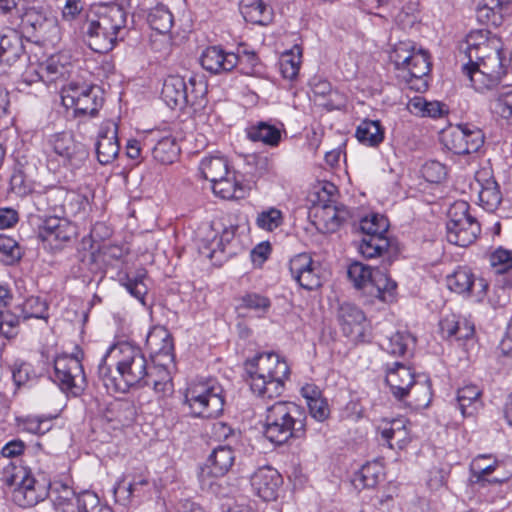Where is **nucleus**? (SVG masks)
<instances>
[{"instance_id":"nucleus-12","label":"nucleus","mask_w":512,"mask_h":512,"mask_svg":"<svg viewBox=\"0 0 512 512\" xmlns=\"http://www.w3.org/2000/svg\"><path fill=\"white\" fill-rule=\"evenodd\" d=\"M338 321L343 334L355 343L369 342L371 325L365 313L355 304L345 302L339 306Z\"/></svg>"},{"instance_id":"nucleus-55","label":"nucleus","mask_w":512,"mask_h":512,"mask_svg":"<svg viewBox=\"0 0 512 512\" xmlns=\"http://www.w3.org/2000/svg\"><path fill=\"white\" fill-rule=\"evenodd\" d=\"M488 32L485 30L471 31L465 40L466 48L465 53L472 61V55H475L479 50H490L491 46L488 41Z\"/></svg>"},{"instance_id":"nucleus-11","label":"nucleus","mask_w":512,"mask_h":512,"mask_svg":"<svg viewBox=\"0 0 512 512\" xmlns=\"http://www.w3.org/2000/svg\"><path fill=\"white\" fill-rule=\"evenodd\" d=\"M246 59L254 67L257 56L254 52H244L243 55L228 52L220 46L207 47L200 56L203 69L211 74H221L232 71L239 63Z\"/></svg>"},{"instance_id":"nucleus-38","label":"nucleus","mask_w":512,"mask_h":512,"mask_svg":"<svg viewBox=\"0 0 512 512\" xmlns=\"http://www.w3.org/2000/svg\"><path fill=\"white\" fill-rule=\"evenodd\" d=\"M356 138L366 146L375 147L384 139V129L377 120H363L357 127Z\"/></svg>"},{"instance_id":"nucleus-46","label":"nucleus","mask_w":512,"mask_h":512,"mask_svg":"<svg viewBox=\"0 0 512 512\" xmlns=\"http://www.w3.org/2000/svg\"><path fill=\"white\" fill-rule=\"evenodd\" d=\"M302 59V49L294 45L290 50L285 51L280 59V72L285 79L294 80L299 73Z\"/></svg>"},{"instance_id":"nucleus-4","label":"nucleus","mask_w":512,"mask_h":512,"mask_svg":"<svg viewBox=\"0 0 512 512\" xmlns=\"http://www.w3.org/2000/svg\"><path fill=\"white\" fill-rule=\"evenodd\" d=\"M306 416L300 406L277 401L266 408L263 433L271 443L282 445L305 432Z\"/></svg>"},{"instance_id":"nucleus-34","label":"nucleus","mask_w":512,"mask_h":512,"mask_svg":"<svg viewBox=\"0 0 512 512\" xmlns=\"http://www.w3.org/2000/svg\"><path fill=\"white\" fill-rule=\"evenodd\" d=\"M396 288V282L384 271L376 268L367 292L383 302H391L394 298Z\"/></svg>"},{"instance_id":"nucleus-14","label":"nucleus","mask_w":512,"mask_h":512,"mask_svg":"<svg viewBox=\"0 0 512 512\" xmlns=\"http://www.w3.org/2000/svg\"><path fill=\"white\" fill-rule=\"evenodd\" d=\"M76 234V226L66 216L47 217L39 228V237L53 249H60Z\"/></svg>"},{"instance_id":"nucleus-25","label":"nucleus","mask_w":512,"mask_h":512,"mask_svg":"<svg viewBox=\"0 0 512 512\" xmlns=\"http://www.w3.org/2000/svg\"><path fill=\"white\" fill-rule=\"evenodd\" d=\"M44 70V83L47 85L63 83L69 79L73 71L70 57L64 53L50 56L42 63Z\"/></svg>"},{"instance_id":"nucleus-35","label":"nucleus","mask_w":512,"mask_h":512,"mask_svg":"<svg viewBox=\"0 0 512 512\" xmlns=\"http://www.w3.org/2000/svg\"><path fill=\"white\" fill-rule=\"evenodd\" d=\"M213 193L222 199H241L245 195L242 184L236 179L235 172L230 171L228 175L211 183Z\"/></svg>"},{"instance_id":"nucleus-23","label":"nucleus","mask_w":512,"mask_h":512,"mask_svg":"<svg viewBox=\"0 0 512 512\" xmlns=\"http://www.w3.org/2000/svg\"><path fill=\"white\" fill-rule=\"evenodd\" d=\"M414 382V374L411 369L399 362H395L386 370V383L398 399H403L410 394V387Z\"/></svg>"},{"instance_id":"nucleus-57","label":"nucleus","mask_w":512,"mask_h":512,"mask_svg":"<svg viewBox=\"0 0 512 512\" xmlns=\"http://www.w3.org/2000/svg\"><path fill=\"white\" fill-rule=\"evenodd\" d=\"M22 257V251L19 244L11 237L0 236V261L12 265L18 262Z\"/></svg>"},{"instance_id":"nucleus-50","label":"nucleus","mask_w":512,"mask_h":512,"mask_svg":"<svg viewBox=\"0 0 512 512\" xmlns=\"http://www.w3.org/2000/svg\"><path fill=\"white\" fill-rule=\"evenodd\" d=\"M53 151L59 155L63 162H69L77 152L78 145L72 135L67 132L55 134L51 139Z\"/></svg>"},{"instance_id":"nucleus-63","label":"nucleus","mask_w":512,"mask_h":512,"mask_svg":"<svg viewBox=\"0 0 512 512\" xmlns=\"http://www.w3.org/2000/svg\"><path fill=\"white\" fill-rule=\"evenodd\" d=\"M20 317V314L17 316L8 311H0V334L8 339L16 336Z\"/></svg>"},{"instance_id":"nucleus-42","label":"nucleus","mask_w":512,"mask_h":512,"mask_svg":"<svg viewBox=\"0 0 512 512\" xmlns=\"http://www.w3.org/2000/svg\"><path fill=\"white\" fill-rule=\"evenodd\" d=\"M491 113L512 127V90L497 92L490 100Z\"/></svg>"},{"instance_id":"nucleus-15","label":"nucleus","mask_w":512,"mask_h":512,"mask_svg":"<svg viewBox=\"0 0 512 512\" xmlns=\"http://www.w3.org/2000/svg\"><path fill=\"white\" fill-rule=\"evenodd\" d=\"M293 279L304 289L314 290L321 286L320 267L307 253L294 256L289 263Z\"/></svg>"},{"instance_id":"nucleus-40","label":"nucleus","mask_w":512,"mask_h":512,"mask_svg":"<svg viewBox=\"0 0 512 512\" xmlns=\"http://www.w3.org/2000/svg\"><path fill=\"white\" fill-rule=\"evenodd\" d=\"M147 22L153 30L165 34L173 27L174 17L166 5L159 3L149 10Z\"/></svg>"},{"instance_id":"nucleus-47","label":"nucleus","mask_w":512,"mask_h":512,"mask_svg":"<svg viewBox=\"0 0 512 512\" xmlns=\"http://www.w3.org/2000/svg\"><path fill=\"white\" fill-rule=\"evenodd\" d=\"M374 271L371 266L355 261L348 266L347 275L355 288L368 291Z\"/></svg>"},{"instance_id":"nucleus-32","label":"nucleus","mask_w":512,"mask_h":512,"mask_svg":"<svg viewBox=\"0 0 512 512\" xmlns=\"http://www.w3.org/2000/svg\"><path fill=\"white\" fill-rule=\"evenodd\" d=\"M228 159L220 154L205 156L199 163V172L201 176L211 183L221 180L230 173Z\"/></svg>"},{"instance_id":"nucleus-37","label":"nucleus","mask_w":512,"mask_h":512,"mask_svg":"<svg viewBox=\"0 0 512 512\" xmlns=\"http://www.w3.org/2000/svg\"><path fill=\"white\" fill-rule=\"evenodd\" d=\"M481 390L476 385H466L457 391V403L461 414L472 416L482 405Z\"/></svg>"},{"instance_id":"nucleus-10","label":"nucleus","mask_w":512,"mask_h":512,"mask_svg":"<svg viewBox=\"0 0 512 512\" xmlns=\"http://www.w3.org/2000/svg\"><path fill=\"white\" fill-rule=\"evenodd\" d=\"M483 131L473 124H459L442 134V143L456 155H469L479 151L484 144Z\"/></svg>"},{"instance_id":"nucleus-29","label":"nucleus","mask_w":512,"mask_h":512,"mask_svg":"<svg viewBox=\"0 0 512 512\" xmlns=\"http://www.w3.org/2000/svg\"><path fill=\"white\" fill-rule=\"evenodd\" d=\"M235 453L230 445H219L214 448L206 461L207 473L214 477L224 476L233 466Z\"/></svg>"},{"instance_id":"nucleus-30","label":"nucleus","mask_w":512,"mask_h":512,"mask_svg":"<svg viewBox=\"0 0 512 512\" xmlns=\"http://www.w3.org/2000/svg\"><path fill=\"white\" fill-rule=\"evenodd\" d=\"M314 101L317 105L331 111L340 109L344 104L343 96L332 89L331 84L323 79H314L311 83Z\"/></svg>"},{"instance_id":"nucleus-19","label":"nucleus","mask_w":512,"mask_h":512,"mask_svg":"<svg viewBox=\"0 0 512 512\" xmlns=\"http://www.w3.org/2000/svg\"><path fill=\"white\" fill-rule=\"evenodd\" d=\"M93 19L103 25V28L111 31L121 41L127 32V12L118 4L100 6Z\"/></svg>"},{"instance_id":"nucleus-8","label":"nucleus","mask_w":512,"mask_h":512,"mask_svg":"<svg viewBox=\"0 0 512 512\" xmlns=\"http://www.w3.org/2000/svg\"><path fill=\"white\" fill-rule=\"evenodd\" d=\"M61 100L66 108L74 110L75 116L94 117L103 105L98 87L76 82L61 86Z\"/></svg>"},{"instance_id":"nucleus-26","label":"nucleus","mask_w":512,"mask_h":512,"mask_svg":"<svg viewBox=\"0 0 512 512\" xmlns=\"http://www.w3.org/2000/svg\"><path fill=\"white\" fill-rule=\"evenodd\" d=\"M499 466V461L491 454H480L476 456L470 463V482L473 484L502 482L503 479L499 477L489 478Z\"/></svg>"},{"instance_id":"nucleus-44","label":"nucleus","mask_w":512,"mask_h":512,"mask_svg":"<svg viewBox=\"0 0 512 512\" xmlns=\"http://www.w3.org/2000/svg\"><path fill=\"white\" fill-rule=\"evenodd\" d=\"M271 307V300L260 293L248 292L239 298L238 311L249 310L258 317H263Z\"/></svg>"},{"instance_id":"nucleus-33","label":"nucleus","mask_w":512,"mask_h":512,"mask_svg":"<svg viewBox=\"0 0 512 512\" xmlns=\"http://www.w3.org/2000/svg\"><path fill=\"white\" fill-rule=\"evenodd\" d=\"M146 346L151 355L170 356L173 351V341L170 332L163 326H154L147 334Z\"/></svg>"},{"instance_id":"nucleus-3","label":"nucleus","mask_w":512,"mask_h":512,"mask_svg":"<svg viewBox=\"0 0 512 512\" xmlns=\"http://www.w3.org/2000/svg\"><path fill=\"white\" fill-rule=\"evenodd\" d=\"M245 371L251 391L264 400L280 396L289 376L287 363L275 353H262L247 360Z\"/></svg>"},{"instance_id":"nucleus-64","label":"nucleus","mask_w":512,"mask_h":512,"mask_svg":"<svg viewBox=\"0 0 512 512\" xmlns=\"http://www.w3.org/2000/svg\"><path fill=\"white\" fill-rule=\"evenodd\" d=\"M188 84V105L200 104V100L206 93L205 83L201 78L192 76L189 78Z\"/></svg>"},{"instance_id":"nucleus-36","label":"nucleus","mask_w":512,"mask_h":512,"mask_svg":"<svg viewBox=\"0 0 512 512\" xmlns=\"http://www.w3.org/2000/svg\"><path fill=\"white\" fill-rule=\"evenodd\" d=\"M247 137L253 142H262L265 145L276 147L281 140V131L267 122H258L246 130Z\"/></svg>"},{"instance_id":"nucleus-20","label":"nucleus","mask_w":512,"mask_h":512,"mask_svg":"<svg viewBox=\"0 0 512 512\" xmlns=\"http://www.w3.org/2000/svg\"><path fill=\"white\" fill-rule=\"evenodd\" d=\"M69 193L62 187H53L43 193L33 195V203L40 212L51 213L50 217H64L67 215L65 202Z\"/></svg>"},{"instance_id":"nucleus-54","label":"nucleus","mask_w":512,"mask_h":512,"mask_svg":"<svg viewBox=\"0 0 512 512\" xmlns=\"http://www.w3.org/2000/svg\"><path fill=\"white\" fill-rule=\"evenodd\" d=\"M283 213L275 207H270L257 214L255 223L258 228L272 232L283 224Z\"/></svg>"},{"instance_id":"nucleus-16","label":"nucleus","mask_w":512,"mask_h":512,"mask_svg":"<svg viewBox=\"0 0 512 512\" xmlns=\"http://www.w3.org/2000/svg\"><path fill=\"white\" fill-rule=\"evenodd\" d=\"M472 189L477 191L479 205L486 211H495L502 201L499 185L488 168L480 169L475 173Z\"/></svg>"},{"instance_id":"nucleus-53","label":"nucleus","mask_w":512,"mask_h":512,"mask_svg":"<svg viewBox=\"0 0 512 512\" xmlns=\"http://www.w3.org/2000/svg\"><path fill=\"white\" fill-rule=\"evenodd\" d=\"M388 248V238L381 236H363L359 244V252L365 258L381 256Z\"/></svg>"},{"instance_id":"nucleus-49","label":"nucleus","mask_w":512,"mask_h":512,"mask_svg":"<svg viewBox=\"0 0 512 512\" xmlns=\"http://www.w3.org/2000/svg\"><path fill=\"white\" fill-rule=\"evenodd\" d=\"M153 157L161 164L173 163L179 154V147L175 138L164 137L160 139L153 148Z\"/></svg>"},{"instance_id":"nucleus-52","label":"nucleus","mask_w":512,"mask_h":512,"mask_svg":"<svg viewBox=\"0 0 512 512\" xmlns=\"http://www.w3.org/2000/svg\"><path fill=\"white\" fill-rule=\"evenodd\" d=\"M389 223L386 217L372 213L360 220L359 228L364 236L386 237Z\"/></svg>"},{"instance_id":"nucleus-58","label":"nucleus","mask_w":512,"mask_h":512,"mask_svg":"<svg viewBox=\"0 0 512 512\" xmlns=\"http://www.w3.org/2000/svg\"><path fill=\"white\" fill-rule=\"evenodd\" d=\"M414 405L418 408L427 407L432 399V388L429 379L415 381L410 387Z\"/></svg>"},{"instance_id":"nucleus-13","label":"nucleus","mask_w":512,"mask_h":512,"mask_svg":"<svg viewBox=\"0 0 512 512\" xmlns=\"http://www.w3.org/2000/svg\"><path fill=\"white\" fill-rule=\"evenodd\" d=\"M448 289L464 297L474 296L480 302L486 296L488 283L484 279L476 281L474 274L467 267H458L446 277Z\"/></svg>"},{"instance_id":"nucleus-51","label":"nucleus","mask_w":512,"mask_h":512,"mask_svg":"<svg viewBox=\"0 0 512 512\" xmlns=\"http://www.w3.org/2000/svg\"><path fill=\"white\" fill-rule=\"evenodd\" d=\"M490 264L497 274H506V284L512 286V251L496 249L490 255Z\"/></svg>"},{"instance_id":"nucleus-9","label":"nucleus","mask_w":512,"mask_h":512,"mask_svg":"<svg viewBox=\"0 0 512 512\" xmlns=\"http://www.w3.org/2000/svg\"><path fill=\"white\" fill-rule=\"evenodd\" d=\"M52 379L63 392L73 396L80 395L86 385L83 366L74 355L61 354L54 359Z\"/></svg>"},{"instance_id":"nucleus-6","label":"nucleus","mask_w":512,"mask_h":512,"mask_svg":"<svg viewBox=\"0 0 512 512\" xmlns=\"http://www.w3.org/2000/svg\"><path fill=\"white\" fill-rule=\"evenodd\" d=\"M184 404L194 417H217L224 409L223 388L214 379L191 382L184 393Z\"/></svg>"},{"instance_id":"nucleus-41","label":"nucleus","mask_w":512,"mask_h":512,"mask_svg":"<svg viewBox=\"0 0 512 512\" xmlns=\"http://www.w3.org/2000/svg\"><path fill=\"white\" fill-rule=\"evenodd\" d=\"M414 343L415 338L409 332L397 331L391 336L386 337L381 343V347L384 351L393 356H403Z\"/></svg>"},{"instance_id":"nucleus-59","label":"nucleus","mask_w":512,"mask_h":512,"mask_svg":"<svg viewBox=\"0 0 512 512\" xmlns=\"http://www.w3.org/2000/svg\"><path fill=\"white\" fill-rule=\"evenodd\" d=\"M55 418V415L28 416L25 420V428L33 434H45L51 429V422Z\"/></svg>"},{"instance_id":"nucleus-39","label":"nucleus","mask_w":512,"mask_h":512,"mask_svg":"<svg viewBox=\"0 0 512 512\" xmlns=\"http://www.w3.org/2000/svg\"><path fill=\"white\" fill-rule=\"evenodd\" d=\"M384 471L379 462L366 463L355 474L353 484L356 488H374L383 479Z\"/></svg>"},{"instance_id":"nucleus-17","label":"nucleus","mask_w":512,"mask_h":512,"mask_svg":"<svg viewBox=\"0 0 512 512\" xmlns=\"http://www.w3.org/2000/svg\"><path fill=\"white\" fill-rule=\"evenodd\" d=\"M120 145L118 142V125L113 120L103 121L96 142V154L100 164L112 163L118 156Z\"/></svg>"},{"instance_id":"nucleus-45","label":"nucleus","mask_w":512,"mask_h":512,"mask_svg":"<svg viewBox=\"0 0 512 512\" xmlns=\"http://www.w3.org/2000/svg\"><path fill=\"white\" fill-rule=\"evenodd\" d=\"M23 22L42 35L56 29V19L36 8H30L25 12Z\"/></svg>"},{"instance_id":"nucleus-43","label":"nucleus","mask_w":512,"mask_h":512,"mask_svg":"<svg viewBox=\"0 0 512 512\" xmlns=\"http://www.w3.org/2000/svg\"><path fill=\"white\" fill-rule=\"evenodd\" d=\"M20 311V316L23 320L29 319H43L47 320L48 315V303L46 300L39 296H29L17 306Z\"/></svg>"},{"instance_id":"nucleus-27","label":"nucleus","mask_w":512,"mask_h":512,"mask_svg":"<svg viewBox=\"0 0 512 512\" xmlns=\"http://www.w3.org/2000/svg\"><path fill=\"white\" fill-rule=\"evenodd\" d=\"M446 237L451 244L466 247L472 244L479 235L481 228L475 218L454 224H446Z\"/></svg>"},{"instance_id":"nucleus-5","label":"nucleus","mask_w":512,"mask_h":512,"mask_svg":"<svg viewBox=\"0 0 512 512\" xmlns=\"http://www.w3.org/2000/svg\"><path fill=\"white\" fill-rule=\"evenodd\" d=\"M390 59L402 77L417 91L427 88L425 77L431 69L430 57L426 50L417 48L412 41H400L390 54Z\"/></svg>"},{"instance_id":"nucleus-28","label":"nucleus","mask_w":512,"mask_h":512,"mask_svg":"<svg viewBox=\"0 0 512 512\" xmlns=\"http://www.w3.org/2000/svg\"><path fill=\"white\" fill-rule=\"evenodd\" d=\"M24 54L22 36L13 29L0 32V63L13 65Z\"/></svg>"},{"instance_id":"nucleus-18","label":"nucleus","mask_w":512,"mask_h":512,"mask_svg":"<svg viewBox=\"0 0 512 512\" xmlns=\"http://www.w3.org/2000/svg\"><path fill=\"white\" fill-rule=\"evenodd\" d=\"M282 482L280 473L269 466L259 468L251 477L253 491L264 501L277 499Z\"/></svg>"},{"instance_id":"nucleus-31","label":"nucleus","mask_w":512,"mask_h":512,"mask_svg":"<svg viewBox=\"0 0 512 512\" xmlns=\"http://www.w3.org/2000/svg\"><path fill=\"white\" fill-rule=\"evenodd\" d=\"M240 12L245 21L261 26L268 25L273 18L272 9L264 0H241Z\"/></svg>"},{"instance_id":"nucleus-21","label":"nucleus","mask_w":512,"mask_h":512,"mask_svg":"<svg viewBox=\"0 0 512 512\" xmlns=\"http://www.w3.org/2000/svg\"><path fill=\"white\" fill-rule=\"evenodd\" d=\"M85 40L90 49L97 53H108L115 47L118 41H121L93 18L87 21Z\"/></svg>"},{"instance_id":"nucleus-62","label":"nucleus","mask_w":512,"mask_h":512,"mask_svg":"<svg viewBox=\"0 0 512 512\" xmlns=\"http://www.w3.org/2000/svg\"><path fill=\"white\" fill-rule=\"evenodd\" d=\"M423 177L431 183H439L447 175L446 166L438 161H428L422 167Z\"/></svg>"},{"instance_id":"nucleus-7","label":"nucleus","mask_w":512,"mask_h":512,"mask_svg":"<svg viewBox=\"0 0 512 512\" xmlns=\"http://www.w3.org/2000/svg\"><path fill=\"white\" fill-rule=\"evenodd\" d=\"M463 72L476 90L490 88L504 73L499 50L491 47L488 54L472 55V61L463 66Z\"/></svg>"},{"instance_id":"nucleus-1","label":"nucleus","mask_w":512,"mask_h":512,"mask_svg":"<svg viewBox=\"0 0 512 512\" xmlns=\"http://www.w3.org/2000/svg\"><path fill=\"white\" fill-rule=\"evenodd\" d=\"M98 375L108 392L125 393L150 385L151 372L140 347L121 341L111 345L98 365Z\"/></svg>"},{"instance_id":"nucleus-61","label":"nucleus","mask_w":512,"mask_h":512,"mask_svg":"<svg viewBox=\"0 0 512 512\" xmlns=\"http://www.w3.org/2000/svg\"><path fill=\"white\" fill-rule=\"evenodd\" d=\"M469 204L465 201L454 202L447 213L448 221L447 224H458L464 221L473 219L474 217L469 213Z\"/></svg>"},{"instance_id":"nucleus-24","label":"nucleus","mask_w":512,"mask_h":512,"mask_svg":"<svg viewBox=\"0 0 512 512\" xmlns=\"http://www.w3.org/2000/svg\"><path fill=\"white\" fill-rule=\"evenodd\" d=\"M161 97L172 109H182L188 105V85L183 77L169 75L163 82Z\"/></svg>"},{"instance_id":"nucleus-2","label":"nucleus","mask_w":512,"mask_h":512,"mask_svg":"<svg viewBox=\"0 0 512 512\" xmlns=\"http://www.w3.org/2000/svg\"><path fill=\"white\" fill-rule=\"evenodd\" d=\"M12 490V500L20 507H32L50 497L56 510L60 512H77L78 494L66 484L51 485L46 479L38 480L26 470H19L7 479Z\"/></svg>"},{"instance_id":"nucleus-48","label":"nucleus","mask_w":512,"mask_h":512,"mask_svg":"<svg viewBox=\"0 0 512 512\" xmlns=\"http://www.w3.org/2000/svg\"><path fill=\"white\" fill-rule=\"evenodd\" d=\"M409 111L422 117L436 118L443 114L444 105L438 101H427L425 98L416 96L407 104Z\"/></svg>"},{"instance_id":"nucleus-56","label":"nucleus","mask_w":512,"mask_h":512,"mask_svg":"<svg viewBox=\"0 0 512 512\" xmlns=\"http://www.w3.org/2000/svg\"><path fill=\"white\" fill-rule=\"evenodd\" d=\"M77 512H112L110 507L100 502L96 493L86 490L78 494Z\"/></svg>"},{"instance_id":"nucleus-22","label":"nucleus","mask_w":512,"mask_h":512,"mask_svg":"<svg viewBox=\"0 0 512 512\" xmlns=\"http://www.w3.org/2000/svg\"><path fill=\"white\" fill-rule=\"evenodd\" d=\"M314 211L318 224L326 232H335L350 215L345 206H338L332 201L319 203Z\"/></svg>"},{"instance_id":"nucleus-60","label":"nucleus","mask_w":512,"mask_h":512,"mask_svg":"<svg viewBox=\"0 0 512 512\" xmlns=\"http://www.w3.org/2000/svg\"><path fill=\"white\" fill-rule=\"evenodd\" d=\"M12 379L16 387L20 388L35 378L32 366L26 362H15L11 368Z\"/></svg>"}]
</instances>
